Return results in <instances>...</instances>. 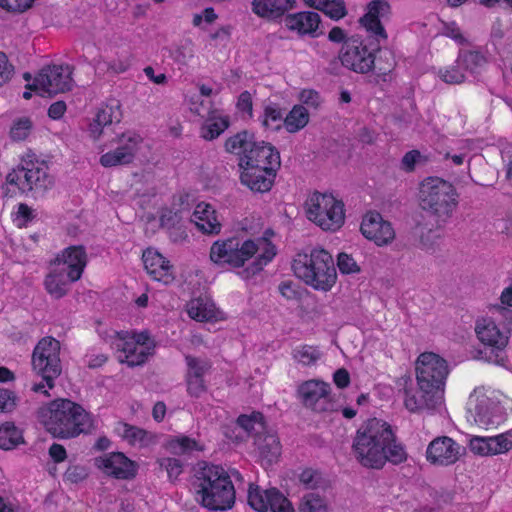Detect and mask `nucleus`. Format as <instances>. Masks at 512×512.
Here are the masks:
<instances>
[{
    "label": "nucleus",
    "mask_w": 512,
    "mask_h": 512,
    "mask_svg": "<svg viewBox=\"0 0 512 512\" xmlns=\"http://www.w3.org/2000/svg\"><path fill=\"white\" fill-rule=\"evenodd\" d=\"M299 512H328L327 503L318 493L310 492L303 496Z\"/></svg>",
    "instance_id": "37998d69"
},
{
    "label": "nucleus",
    "mask_w": 512,
    "mask_h": 512,
    "mask_svg": "<svg viewBox=\"0 0 512 512\" xmlns=\"http://www.w3.org/2000/svg\"><path fill=\"white\" fill-rule=\"evenodd\" d=\"M237 107L240 111L247 112L250 117L252 116V110H253L252 96L248 91H243L239 95Z\"/></svg>",
    "instance_id": "338daca9"
},
{
    "label": "nucleus",
    "mask_w": 512,
    "mask_h": 512,
    "mask_svg": "<svg viewBox=\"0 0 512 512\" xmlns=\"http://www.w3.org/2000/svg\"><path fill=\"white\" fill-rule=\"evenodd\" d=\"M294 275L314 290L328 292L336 284L337 271L331 254L323 248L296 254L292 262Z\"/></svg>",
    "instance_id": "0eeeda50"
},
{
    "label": "nucleus",
    "mask_w": 512,
    "mask_h": 512,
    "mask_svg": "<svg viewBox=\"0 0 512 512\" xmlns=\"http://www.w3.org/2000/svg\"><path fill=\"white\" fill-rule=\"evenodd\" d=\"M337 267L342 274H355L361 270L354 258L345 252L338 254Z\"/></svg>",
    "instance_id": "603ef678"
},
{
    "label": "nucleus",
    "mask_w": 512,
    "mask_h": 512,
    "mask_svg": "<svg viewBox=\"0 0 512 512\" xmlns=\"http://www.w3.org/2000/svg\"><path fill=\"white\" fill-rule=\"evenodd\" d=\"M87 264V254L82 245L70 246L65 248L61 254H58L52 261V266L65 267L66 271L74 276V279H80Z\"/></svg>",
    "instance_id": "5701e85b"
},
{
    "label": "nucleus",
    "mask_w": 512,
    "mask_h": 512,
    "mask_svg": "<svg viewBox=\"0 0 512 512\" xmlns=\"http://www.w3.org/2000/svg\"><path fill=\"white\" fill-rule=\"evenodd\" d=\"M112 345L121 353L120 355L122 356L129 355L140 348L132 339L131 333L128 331L115 332Z\"/></svg>",
    "instance_id": "c03bdc74"
},
{
    "label": "nucleus",
    "mask_w": 512,
    "mask_h": 512,
    "mask_svg": "<svg viewBox=\"0 0 512 512\" xmlns=\"http://www.w3.org/2000/svg\"><path fill=\"white\" fill-rule=\"evenodd\" d=\"M187 392L190 396L199 398L206 392L207 387L204 378L186 377Z\"/></svg>",
    "instance_id": "4d7b16f0"
},
{
    "label": "nucleus",
    "mask_w": 512,
    "mask_h": 512,
    "mask_svg": "<svg viewBox=\"0 0 512 512\" xmlns=\"http://www.w3.org/2000/svg\"><path fill=\"white\" fill-rule=\"evenodd\" d=\"M35 0H0V7L8 12L22 13L32 7Z\"/></svg>",
    "instance_id": "6e6d98bb"
},
{
    "label": "nucleus",
    "mask_w": 512,
    "mask_h": 512,
    "mask_svg": "<svg viewBox=\"0 0 512 512\" xmlns=\"http://www.w3.org/2000/svg\"><path fill=\"white\" fill-rule=\"evenodd\" d=\"M415 370L418 389L405 388V407L410 412L434 409L443 399L448 363L438 354L424 352L417 358Z\"/></svg>",
    "instance_id": "7ed1b4c3"
},
{
    "label": "nucleus",
    "mask_w": 512,
    "mask_h": 512,
    "mask_svg": "<svg viewBox=\"0 0 512 512\" xmlns=\"http://www.w3.org/2000/svg\"><path fill=\"white\" fill-rule=\"evenodd\" d=\"M292 356L298 363L310 366L314 365L322 357V352L317 346L301 345L293 349Z\"/></svg>",
    "instance_id": "79ce46f5"
},
{
    "label": "nucleus",
    "mask_w": 512,
    "mask_h": 512,
    "mask_svg": "<svg viewBox=\"0 0 512 512\" xmlns=\"http://www.w3.org/2000/svg\"><path fill=\"white\" fill-rule=\"evenodd\" d=\"M362 235L378 246L390 244L395 239V231L389 221L383 219L379 212H368L361 222Z\"/></svg>",
    "instance_id": "dca6fc26"
},
{
    "label": "nucleus",
    "mask_w": 512,
    "mask_h": 512,
    "mask_svg": "<svg viewBox=\"0 0 512 512\" xmlns=\"http://www.w3.org/2000/svg\"><path fill=\"white\" fill-rule=\"evenodd\" d=\"M459 457V444L448 436L435 438L426 450V458L433 465L449 466L457 462Z\"/></svg>",
    "instance_id": "aec40b11"
},
{
    "label": "nucleus",
    "mask_w": 512,
    "mask_h": 512,
    "mask_svg": "<svg viewBox=\"0 0 512 512\" xmlns=\"http://www.w3.org/2000/svg\"><path fill=\"white\" fill-rule=\"evenodd\" d=\"M73 277L66 271L65 267L53 266L52 270L45 277V289L51 297L60 299L67 294L69 285L79 280Z\"/></svg>",
    "instance_id": "cd10ccee"
},
{
    "label": "nucleus",
    "mask_w": 512,
    "mask_h": 512,
    "mask_svg": "<svg viewBox=\"0 0 512 512\" xmlns=\"http://www.w3.org/2000/svg\"><path fill=\"white\" fill-rule=\"evenodd\" d=\"M95 462L100 469L116 479H133L138 470V465L121 452H114L105 457L96 458Z\"/></svg>",
    "instance_id": "412c9836"
},
{
    "label": "nucleus",
    "mask_w": 512,
    "mask_h": 512,
    "mask_svg": "<svg viewBox=\"0 0 512 512\" xmlns=\"http://www.w3.org/2000/svg\"><path fill=\"white\" fill-rule=\"evenodd\" d=\"M95 119L105 127L113 122L119 123L121 120L120 104L116 101L114 104L106 105L99 109Z\"/></svg>",
    "instance_id": "49530a36"
},
{
    "label": "nucleus",
    "mask_w": 512,
    "mask_h": 512,
    "mask_svg": "<svg viewBox=\"0 0 512 512\" xmlns=\"http://www.w3.org/2000/svg\"><path fill=\"white\" fill-rule=\"evenodd\" d=\"M256 445L264 467H270L277 463L282 453V446L277 434L266 428L264 432L255 435Z\"/></svg>",
    "instance_id": "b1692460"
},
{
    "label": "nucleus",
    "mask_w": 512,
    "mask_h": 512,
    "mask_svg": "<svg viewBox=\"0 0 512 512\" xmlns=\"http://www.w3.org/2000/svg\"><path fill=\"white\" fill-rule=\"evenodd\" d=\"M456 63L461 64L463 69L471 73H477L480 68L486 65L487 59L480 51L460 50Z\"/></svg>",
    "instance_id": "4c0bfd02"
},
{
    "label": "nucleus",
    "mask_w": 512,
    "mask_h": 512,
    "mask_svg": "<svg viewBox=\"0 0 512 512\" xmlns=\"http://www.w3.org/2000/svg\"><path fill=\"white\" fill-rule=\"evenodd\" d=\"M352 449L357 461L370 469H382L386 462L398 465L407 459L405 447L396 441L391 426L377 418L367 420L357 430Z\"/></svg>",
    "instance_id": "f257e3e1"
},
{
    "label": "nucleus",
    "mask_w": 512,
    "mask_h": 512,
    "mask_svg": "<svg viewBox=\"0 0 512 512\" xmlns=\"http://www.w3.org/2000/svg\"><path fill=\"white\" fill-rule=\"evenodd\" d=\"M230 125L228 117L209 116L200 128V135L207 141L218 138Z\"/></svg>",
    "instance_id": "473e14b6"
},
{
    "label": "nucleus",
    "mask_w": 512,
    "mask_h": 512,
    "mask_svg": "<svg viewBox=\"0 0 512 512\" xmlns=\"http://www.w3.org/2000/svg\"><path fill=\"white\" fill-rule=\"evenodd\" d=\"M187 313L190 318L199 321L207 322L216 320L215 305L206 298H195L188 302Z\"/></svg>",
    "instance_id": "7c9ffc66"
},
{
    "label": "nucleus",
    "mask_w": 512,
    "mask_h": 512,
    "mask_svg": "<svg viewBox=\"0 0 512 512\" xmlns=\"http://www.w3.org/2000/svg\"><path fill=\"white\" fill-rule=\"evenodd\" d=\"M297 395L301 403L314 412H331L337 409L331 398V387L320 380H308L298 386Z\"/></svg>",
    "instance_id": "4468645a"
},
{
    "label": "nucleus",
    "mask_w": 512,
    "mask_h": 512,
    "mask_svg": "<svg viewBox=\"0 0 512 512\" xmlns=\"http://www.w3.org/2000/svg\"><path fill=\"white\" fill-rule=\"evenodd\" d=\"M333 380L338 388H346L350 384V374L345 368H340L334 372Z\"/></svg>",
    "instance_id": "774afa93"
},
{
    "label": "nucleus",
    "mask_w": 512,
    "mask_h": 512,
    "mask_svg": "<svg viewBox=\"0 0 512 512\" xmlns=\"http://www.w3.org/2000/svg\"><path fill=\"white\" fill-rule=\"evenodd\" d=\"M73 68L69 65H53L43 68L35 77L32 84H27L26 89L35 91L41 96H52L71 90Z\"/></svg>",
    "instance_id": "ddd939ff"
},
{
    "label": "nucleus",
    "mask_w": 512,
    "mask_h": 512,
    "mask_svg": "<svg viewBox=\"0 0 512 512\" xmlns=\"http://www.w3.org/2000/svg\"><path fill=\"white\" fill-rule=\"evenodd\" d=\"M321 11L335 21H338L347 15L344 0H329L327 5H325Z\"/></svg>",
    "instance_id": "8fccbe9b"
},
{
    "label": "nucleus",
    "mask_w": 512,
    "mask_h": 512,
    "mask_svg": "<svg viewBox=\"0 0 512 512\" xmlns=\"http://www.w3.org/2000/svg\"><path fill=\"white\" fill-rule=\"evenodd\" d=\"M241 183L253 192L265 193L271 190L278 168L270 166H239Z\"/></svg>",
    "instance_id": "a211bd4d"
},
{
    "label": "nucleus",
    "mask_w": 512,
    "mask_h": 512,
    "mask_svg": "<svg viewBox=\"0 0 512 512\" xmlns=\"http://www.w3.org/2000/svg\"><path fill=\"white\" fill-rule=\"evenodd\" d=\"M237 427L241 428L248 435L253 432L255 435L264 432L267 428L264 415L259 411H253L251 414H241L236 420Z\"/></svg>",
    "instance_id": "72a5a7b5"
},
{
    "label": "nucleus",
    "mask_w": 512,
    "mask_h": 512,
    "mask_svg": "<svg viewBox=\"0 0 512 512\" xmlns=\"http://www.w3.org/2000/svg\"><path fill=\"white\" fill-rule=\"evenodd\" d=\"M32 129V122L29 118L23 117L16 120L10 129V136L15 141H22L27 138Z\"/></svg>",
    "instance_id": "09e8293b"
},
{
    "label": "nucleus",
    "mask_w": 512,
    "mask_h": 512,
    "mask_svg": "<svg viewBox=\"0 0 512 512\" xmlns=\"http://www.w3.org/2000/svg\"><path fill=\"white\" fill-rule=\"evenodd\" d=\"M194 487L197 502L212 511L231 509L235 503V489L228 472L219 465L202 462L195 472Z\"/></svg>",
    "instance_id": "39448f33"
},
{
    "label": "nucleus",
    "mask_w": 512,
    "mask_h": 512,
    "mask_svg": "<svg viewBox=\"0 0 512 512\" xmlns=\"http://www.w3.org/2000/svg\"><path fill=\"white\" fill-rule=\"evenodd\" d=\"M423 212L414 227V234L426 249L433 245L431 234L442 228L457 206L454 186L441 178L428 177L421 182L419 190Z\"/></svg>",
    "instance_id": "f03ea898"
},
{
    "label": "nucleus",
    "mask_w": 512,
    "mask_h": 512,
    "mask_svg": "<svg viewBox=\"0 0 512 512\" xmlns=\"http://www.w3.org/2000/svg\"><path fill=\"white\" fill-rule=\"evenodd\" d=\"M476 334L478 339L484 344L481 351L483 358L488 362L496 365L504 366L507 361L505 347L508 344V337L505 336L493 321H489L484 325L476 326Z\"/></svg>",
    "instance_id": "2eb2a0df"
},
{
    "label": "nucleus",
    "mask_w": 512,
    "mask_h": 512,
    "mask_svg": "<svg viewBox=\"0 0 512 512\" xmlns=\"http://www.w3.org/2000/svg\"><path fill=\"white\" fill-rule=\"evenodd\" d=\"M307 205L308 218L323 230L336 231L344 224V204L332 194L315 192Z\"/></svg>",
    "instance_id": "9b49d317"
},
{
    "label": "nucleus",
    "mask_w": 512,
    "mask_h": 512,
    "mask_svg": "<svg viewBox=\"0 0 512 512\" xmlns=\"http://www.w3.org/2000/svg\"><path fill=\"white\" fill-rule=\"evenodd\" d=\"M187 364L186 377L203 378L204 375L211 369V362L207 359L197 358L191 355L185 357Z\"/></svg>",
    "instance_id": "a18cd8bd"
},
{
    "label": "nucleus",
    "mask_w": 512,
    "mask_h": 512,
    "mask_svg": "<svg viewBox=\"0 0 512 512\" xmlns=\"http://www.w3.org/2000/svg\"><path fill=\"white\" fill-rule=\"evenodd\" d=\"M118 430L123 439L131 445L147 446L152 442V434L137 426L122 423Z\"/></svg>",
    "instance_id": "f704fd0d"
},
{
    "label": "nucleus",
    "mask_w": 512,
    "mask_h": 512,
    "mask_svg": "<svg viewBox=\"0 0 512 512\" xmlns=\"http://www.w3.org/2000/svg\"><path fill=\"white\" fill-rule=\"evenodd\" d=\"M442 34L446 37L453 39L454 41H456L459 44H465L467 42V40L461 34V31L455 22L446 23L444 25Z\"/></svg>",
    "instance_id": "e2e57ef3"
},
{
    "label": "nucleus",
    "mask_w": 512,
    "mask_h": 512,
    "mask_svg": "<svg viewBox=\"0 0 512 512\" xmlns=\"http://www.w3.org/2000/svg\"><path fill=\"white\" fill-rule=\"evenodd\" d=\"M154 346L140 347L129 355L118 356L121 363H126L129 367L140 366L144 364L148 357L153 354Z\"/></svg>",
    "instance_id": "de8ad7c7"
},
{
    "label": "nucleus",
    "mask_w": 512,
    "mask_h": 512,
    "mask_svg": "<svg viewBox=\"0 0 512 512\" xmlns=\"http://www.w3.org/2000/svg\"><path fill=\"white\" fill-rule=\"evenodd\" d=\"M276 255L275 246L272 243H267L266 248L262 254H260L250 266L243 269L239 272V275L243 279H249L255 274L259 273L263 270V267L266 266Z\"/></svg>",
    "instance_id": "58836bf2"
},
{
    "label": "nucleus",
    "mask_w": 512,
    "mask_h": 512,
    "mask_svg": "<svg viewBox=\"0 0 512 512\" xmlns=\"http://www.w3.org/2000/svg\"><path fill=\"white\" fill-rule=\"evenodd\" d=\"M469 405L468 411L476 424L481 427L494 424L491 410L493 402L489 397L484 395L475 398L471 397Z\"/></svg>",
    "instance_id": "c756f323"
},
{
    "label": "nucleus",
    "mask_w": 512,
    "mask_h": 512,
    "mask_svg": "<svg viewBox=\"0 0 512 512\" xmlns=\"http://www.w3.org/2000/svg\"><path fill=\"white\" fill-rule=\"evenodd\" d=\"M22 432L12 422H6L0 427V448L11 450L23 443Z\"/></svg>",
    "instance_id": "ea45409f"
},
{
    "label": "nucleus",
    "mask_w": 512,
    "mask_h": 512,
    "mask_svg": "<svg viewBox=\"0 0 512 512\" xmlns=\"http://www.w3.org/2000/svg\"><path fill=\"white\" fill-rule=\"evenodd\" d=\"M88 476L87 470L81 465L69 466L66 470L64 477L71 483H79Z\"/></svg>",
    "instance_id": "bf43d9fd"
},
{
    "label": "nucleus",
    "mask_w": 512,
    "mask_h": 512,
    "mask_svg": "<svg viewBox=\"0 0 512 512\" xmlns=\"http://www.w3.org/2000/svg\"><path fill=\"white\" fill-rule=\"evenodd\" d=\"M284 113L285 110L282 109L278 104L269 103L264 107L261 124L265 129H269L272 131H278L282 127V123L284 124Z\"/></svg>",
    "instance_id": "c9c22d12"
},
{
    "label": "nucleus",
    "mask_w": 512,
    "mask_h": 512,
    "mask_svg": "<svg viewBox=\"0 0 512 512\" xmlns=\"http://www.w3.org/2000/svg\"><path fill=\"white\" fill-rule=\"evenodd\" d=\"M37 419L54 438L71 439L90 434L94 420L80 404L66 398H57L37 410Z\"/></svg>",
    "instance_id": "20e7f679"
},
{
    "label": "nucleus",
    "mask_w": 512,
    "mask_h": 512,
    "mask_svg": "<svg viewBox=\"0 0 512 512\" xmlns=\"http://www.w3.org/2000/svg\"><path fill=\"white\" fill-rule=\"evenodd\" d=\"M60 342L53 337L42 338L35 346L32 353V368L36 375L42 378V382L34 383L31 390L50 396L45 387L53 389L55 379L62 373L60 360Z\"/></svg>",
    "instance_id": "1a4fd4ad"
},
{
    "label": "nucleus",
    "mask_w": 512,
    "mask_h": 512,
    "mask_svg": "<svg viewBox=\"0 0 512 512\" xmlns=\"http://www.w3.org/2000/svg\"><path fill=\"white\" fill-rule=\"evenodd\" d=\"M191 222L195 223L199 231L204 234L217 235L221 231V223L216 217V211L210 204L204 202L196 206Z\"/></svg>",
    "instance_id": "c85d7f7f"
},
{
    "label": "nucleus",
    "mask_w": 512,
    "mask_h": 512,
    "mask_svg": "<svg viewBox=\"0 0 512 512\" xmlns=\"http://www.w3.org/2000/svg\"><path fill=\"white\" fill-rule=\"evenodd\" d=\"M299 480L306 489L325 491L330 487L329 480L324 478L321 472L311 468L303 470Z\"/></svg>",
    "instance_id": "a19ab883"
},
{
    "label": "nucleus",
    "mask_w": 512,
    "mask_h": 512,
    "mask_svg": "<svg viewBox=\"0 0 512 512\" xmlns=\"http://www.w3.org/2000/svg\"><path fill=\"white\" fill-rule=\"evenodd\" d=\"M273 492H279L276 488L261 489L258 485L250 484L248 490V504L257 512H267L274 501Z\"/></svg>",
    "instance_id": "2f4dec72"
},
{
    "label": "nucleus",
    "mask_w": 512,
    "mask_h": 512,
    "mask_svg": "<svg viewBox=\"0 0 512 512\" xmlns=\"http://www.w3.org/2000/svg\"><path fill=\"white\" fill-rule=\"evenodd\" d=\"M14 73V67L9 63L5 53L0 52V86L7 83Z\"/></svg>",
    "instance_id": "052dcab7"
},
{
    "label": "nucleus",
    "mask_w": 512,
    "mask_h": 512,
    "mask_svg": "<svg viewBox=\"0 0 512 512\" xmlns=\"http://www.w3.org/2000/svg\"><path fill=\"white\" fill-rule=\"evenodd\" d=\"M27 155L21 163L6 176V183L15 185L20 192L32 193L35 198L43 196L54 185V179L44 162Z\"/></svg>",
    "instance_id": "9d476101"
},
{
    "label": "nucleus",
    "mask_w": 512,
    "mask_h": 512,
    "mask_svg": "<svg viewBox=\"0 0 512 512\" xmlns=\"http://www.w3.org/2000/svg\"><path fill=\"white\" fill-rule=\"evenodd\" d=\"M339 60L344 67L359 74L377 69L378 75H387L395 65L392 53L381 51L379 39L374 43L356 36L349 37L342 44Z\"/></svg>",
    "instance_id": "423d86ee"
},
{
    "label": "nucleus",
    "mask_w": 512,
    "mask_h": 512,
    "mask_svg": "<svg viewBox=\"0 0 512 512\" xmlns=\"http://www.w3.org/2000/svg\"><path fill=\"white\" fill-rule=\"evenodd\" d=\"M299 99L303 104L318 108L322 102L320 94L313 89H304L300 92Z\"/></svg>",
    "instance_id": "680f3d73"
},
{
    "label": "nucleus",
    "mask_w": 512,
    "mask_h": 512,
    "mask_svg": "<svg viewBox=\"0 0 512 512\" xmlns=\"http://www.w3.org/2000/svg\"><path fill=\"white\" fill-rule=\"evenodd\" d=\"M461 64L449 68L440 69L439 77L448 84H460L465 81V75L460 69Z\"/></svg>",
    "instance_id": "3c124183"
},
{
    "label": "nucleus",
    "mask_w": 512,
    "mask_h": 512,
    "mask_svg": "<svg viewBox=\"0 0 512 512\" xmlns=\"http://www.w3.org/2000/svg\"><path fill=\"white\" fill-rule=\"evenodd\" d=\"M228 153L239 155L238 166L272 168L281 167L280 153L271 143L265 141H256L254 133L248 130H242L226 139L224 144Z\"/></svg>",
    "instance_id": "6e6552de"
},
{
    "label": "nucleus",
    "mask_w": 512,
    "mask_h": 512,
    "mask_svg": "<svg viewBox=\"0 0 512 512\" xmlns=\"http://www.w3.org/2000/svg\"><path fill=\"white\" fill-rule=\"evenodd\" d=\"M421 158L418 150H411L403 156L401 160V168L406 172H412L415 169L417 161Z\"/></svg>",
    "instance_id": "0e129e2a"
},
{
    "label": "nucleus",
    "mask_w": 512,
    "mask_h": 512,
    "mask_svg": "<svg viewBox=\"0 0 512 512\" xmlns=\"http://www.w3.org/2000/svg\"><path fill=\"white\" fill-rule=\"evenodd\" d=\"M159 464L166 470L170 481H175L183 471L182 462L176 458H163L159 461Z\"/></svg>",
    "instance_id": "864d4df0"
},
{
    "label": "nucleus",
    "mask_w": 512,
    "mask_h": 512,
    "mask_svg": "<svg viewBox=\"0 0 512 512\" xmlns=\"http://www.w3.org/2000/svg\"><path fill=\"white\" fill-rule=\"evenodd\" d=\"M469 448L480 456L502 454L512 449V439L507 434L493 437L475 436L470 440Z\"/></svg>",
    "instance_id": "393cba45"
},
{
    "label": "nucleus",
    "mask_w": 512,
    "mask_h": 512,
    "mask_svg": "<svg viewBox=\"0 0 512 512\" xmlns=\"http://www.w3.org/2000/svg\"><path fill=\"white\" fill-rule=\"evenodd\" d=\"M278 289L281 295L288 300H296L300 298V293L292 281L281 282Z\"/></svg>",
    "instance_id": "69168bd1"
},
{
    "label": "nucleus",
    "mask_w": 512,
    "mask_h": 512,
    "mask_svg": "<svg viewBox=\"0 0 512 512\" xmlns=\"http://www.w3.org/2000/svg\"><path fill=\"white\" fill-rule=\"evenodd\" d=\"M142 260L147 273L156 281L165 285L174 281L173 266L158 251L148 248L143 252Z\"/></svg>",
    "instance_id": "4be33fe9"
},
{
    "label": "nucleus",
    "mask_w": 512,
    "mask_h": 512,
    "mask_svg": "<svg viewBox=\"0 0 512 512\" xmlns=\"http://www.w3.org/2000/svg\"><path fill=\"white\" fill-rule=\"evenodd\" d=\"M309 122V113L302 105H295L284 118V126L290 133L303 129Z\"/></svg>",
    "instance_id": "e433bc0d"
},
{
    "label": "nucleus",
    "mask_w": 512,
    "mask_h": 512,
    "mask_svg": "<svg viewBox=\"0 0 512 512\" xmlns=\"http://www.w3.org/2000/svg\"><path fill=\"white\" fill-rule=\"evenodd\" d=\"M18 397L9 390L0 387V413H10L17 406Z\"/></svg>",
    "instance_id": "5fc2aeb1"
},
{
    "label": "nucleus",
    "mask_w": 512,
    "mask_h": 512,
    "mask_svg": "<svg viewBox=\"0 0 512 512\" xmlns=\"http://www.w3.org/2000/svg\"><path fill=\"white\" fill-rule=\"evenodd\" d=\"M140 141V136L135 133H123L119 138L121 145L103 154L100 157V164L104 167H113L132 163Z\"/></svg>",
    "instance_id": "f3484780"
},
{
    "label": "nucleus",
    "mask_w": 512,
    "mask_h": 512,
    "mask_svg": "<svg viewBox=\"0 0 512 512\" xmlns=\"http://www.w3.org/2000/svg\"><path fill=\"white\" fill-rule=\"evenodd\" d=\"M258 251V246L253 240L240 242L237 238L215 241L210 249V259L213 263L223 266L242 267L247 260Z\"/></svg>",
    "instance_id": "f8f14e48"
},
{
    "label": "nucleus",
    "mask_w": 512,
    "mask_h": 512,
    "mask_svg": "<svg viewBox=\"0 0 512 512\" xmlns=\"http://www.w3.org/2000/svg\"><path fill=\"white\" fill-rule=\"evenodd\" d=\"M366 13L359 19L360 24L373 36L376 40L387 39V33L381 23V19H388L391 15V6L387 0H372L367 4Z\"/></svg>",
    "instance_id": "6ab92c4d"
},
{
    "label": "nucleus",
    "mask_w": 512,
    "mask_h": 512,
    "mask_svg": "<svg viewBox=\"0 0 512 512\" xmlns=\"http://www.w3.org/2000/svg\"><path fill=\"white\" fill-rule=\"evenodd\" d=\"M296 0H252L254 14L268 21H278L294 8Z\"/></svg>",
    "instance_id": "bb28decb"
},
{
    "label": "nucleus",
    "mask_w": 512,
    "mask_h": 512,
    "mask_svg": "<svg viewBox=\"0 0 512 512\" xmlns=\"http://www.w3.org/2000/svg\"><path fill=\"white\" fill-rule=\"evenodd\" d=\"M283 20L287 29L296 31L300 35H310L311 37H317L319 35L317 30L321 18L317 12L301 11L287 14ZM321 33L322 32H320V34Z\"/></svg>",
    "instance_id": "a878e982"
},
{
    "label": "nucleus",
    "mask_w": 512,
    "mask_h": 512,
    "mask_svg": "<svg viewBox=\"0 0 512 512\" xmlns=\"http://www.w3.org/2000/svg\"><path fill=\"white\" fill-rule=\"evenodd\" d=\"M274 502L272 501L271 512H294L291 502L279 491L273 492Z\"/></svg>",
    "instance_id": "13d9d810"
}]
</instances>
